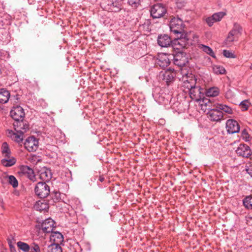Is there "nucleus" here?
Returning a JSON list of instances; mask_svg holds the SVG:
<instances>
[{"instance_id":"45","label":"nucleus","mask_w":252,"mask_h":252,"mask_svg":"<svg viewBox=\"0 0 252 252\" xmlns=\"http://www.w3.org/2000/svg\"><path fill=\"white\" fill-rule=\"evenodd\" d=\"M5 34H7V35H8V33H7V32H5Z\"/></svg>"},{"instance_id":"12","label":"nucleus","mask_w":252,"mask_h":252,"mask_svg":"<svg viewBox=\"0 0 252 252\" xmlns=\"http://www.w3.org/2000/svg\"><path fill=\"white\" fill-rule=\"evenodd\" d=\"M20 172L21 173L26 176L32 181L36 180L35 175L33 170L27 165H21L20 167Z\"/></svg>"},{"instance_id":"35","label":"nucleus","mask_w":252,"mask_h":252,"mask_svg":"<svg viewBox=\"0 0 252 252\" xmlns=\"http://www.w3.org/2000/svg\"><path fill=\"white\" fill-rule=\"evenodd\" d=\"M8 183L14 188L17 187L18 186L17 180L13 175H10L8 176Z\"/></svg>"},{"instance_id":"18","label":"nucleus","mask_w":252,"mask_h":252,"mask_svg":"<svg viewBox=\"0 0 252 252\" xmlns=\"http://www.w3.org/2000/svg\"><path fill=\"white\" fill-rule=\"evenodd\" d=\"M39 178L43 182H49L52 177V173L51 170L47 167L42 168L39 172Z\"/></svg>"},{"instance_id":"38","label":"nucleus","mask_w":252,"mask_h":252,"mask_svg":"<svg viewBox=\"0 0 252 252\" xmlns=\"http://www.w3.org/2000/svg\"><path fill=\"white\" fill-rule=\"evenodd\" d=\"M194 86H195V83L194 81L192 82H190L187 80L184 82V87L188 89V92H189Z\"/></svg>"},{"instance_id":"43","label":"nucleus","mask_w":252,"mask_h":252,"mask_svg":"<svg viewBox=\"0 0 252 252\" xmlns=\"http://www.w3.org/2000/svg\"><path fill=\"white\" fill-rule=\"evenodd\" d=\"M247 173L252 177V164L250 165L246 169Z\"/></svg>"},{"instance_id":"3","label":"nucleus","mask_w":252,"mask_h":252,"mask_svg":"<svg viewBox=\"0 0 252 252\" xmlns=\"http://www.w3.org/2000/svg\"><path fill=\"white\" fill-rule=\"evenodd\" d=\"M242 31L241 26L237 23H235L232 29L229 32L225 39L226 45L230 46L234 41H237L241 35Z\"/></svg>"},{"instance_id":"37","label":"nucleus","mask_w":252,"mask_h":252,"mask_svg":"<svg viewBox=\"0 0 252 252\" xmlns=\"http://www.w3.org/2000/svg\"><path fill=\"white\" fill-rule=\"evenodd\" d=\"M225 13L222 12L214 13L212 16L214 17L215 22L220 21L225 15Z\"/></svg>"},{"instance_id":"36","label":"nucleus","mask_w":252,"mask_h":252,"mask_svg":"<svg viewBox=\"0 0 252 252\" xmlns=\"http://www.w3.org/2000/svg\"><path fill=\"white\" fill-rule=\"evenodd\" d=\"M250 103L248 100H244L240 102V106L242 111H246L248 109Z\"/></svg>"},{"instance_id":"29","label":"nucleus","mask_w":252,"mask_h":252,"mask_svg":"<svg viewBox=\"0 0 252 252\" xmlns=\"http://www.w3.org/2000/svg\"><path fill=\"white\" fill-rule=\"evenodd\" d=\"M217 108H219L220 111H223L229 114H231L233 113L232 109L231 107L223 104H217Z\"/></svg>"},{"instance_id":"8","label":"nucleus","mask_w":252,"mask_h":252,"mask_svg":"<svg viewBox=\"0 0 252 252\" xmlns=\"http://www.w3.org/2000/svg\"><path fill=\"white\" fill-rule=\"evenodd\" d=\"M10 115L14 121L20 120H24L25 117V112L23 108L20 105L13 106L10 112Z\"/></svg>"},{"instance_id":"6","label":"nucleus","mask_w":252,"mask_h":252,"mask_svg":"<svg viewBox=\"0 0 252 252\" xmlns=\"http://www.w3.org/2000/svg\"><path fill=\"white\" fill-rule=\"evenodd\" d=\"M180 50L173 55V62L175 65L182 67L185 66L188 63V58L185 52Z\"/></svg>"},{"instance_id":"23","label":"nucleus","mask_w":252,"mask_h":252,"mask_svg":"<svg viewBox=\"0 0 252 252\" xmlns=\"http://www.w3.org/2000/svg\"><path fill=\"white\" fill-rule=\"evenodd\" d=\"M50 239L53 241L54 244H59L63 241V237L61 233L58 231H52L51 232Z\"/></svg>"},{"instance_id":"1","label":"nucleus","mask_w":252,"mask_h":252,"mask_svg":"<svg viewBox=\"0 0 252 252\" xmlns=\"http://www.w3.org/2000/svg\"><path fill=\"white\" fill-rule=\"evenodd\" d=\"M185 26L183 20L179 17L172 18L169 24L171 32L176 35L175 44H180L182 47H188L191 44V41L184 30Z\"/></svg>"},{"instance_id":"34","label":"nucleus","mask_w":252,"mask_h":252,"mask_svg":"<svg viewBox=\"0 0 252 252\" xmlns=\"http://www.w3.org/2000/svg\"><path fill=\"white\" fill-rule=\"evenodd\" d=\"M128 5L133 8H137L141 5L142 0H126Z\"/></svg>"},{"instance_id":"27","label":"nucleus","mask_w":252,"mask_h":252,"mask_svg":"<svg viewBox=\"0 0 252 252\" xmlns=\"http://www.w3.org/2000/svg\"><path fill=\"white\" fill-rule=\"evenodd\" d=\"M17 246L19 249L22 251L24 252H29L30 248L31 247V244L29 245L26 243L19 241L17 243Z\"/></svg>"},{"instance_id":"47","label":"nucleus","mask_w":252,"mask_h":252,"mask_svg":"<svg viewBox=\"0 0 252 252\" xmlns=\"http://www.w3.org/2000/svg\"><path fill=\"white\" fill-rule=\"evenodd\" d=\"M4 252V251H2V252Z\"/></svg>"},{"instance_id":"10","label":"nucleus","mask_w":252,"mask_h":252,"mask_svg":"<svg viewBox=\"0 0 252 252\" xmlns=\"http://www.w3.org/2000/svg\"><path fill=\"white\" fill-rule=\"evenodd\" d=\"M226 128L229 133L233 134L238 133L240 131V126L236 120L229 119L226 121Z\"/></svg>"},{"instance_id":"2","label":"nucleus","mask_w":252,"mask_h":252,"mask_svg":"<svg viewBox=\"0 0 252 252\" xmlns=\"http://www.w3.org/2000/svg\"><path fill=\"white\" fill-rule=\"evenodd\" d=\"M174 40H172L171 37L166 34H160L158 35L157 42L158 45L161 47H168L171 46L174 49L178 50L186 48L188 47H182L180 44H175Z\"/></svg>"},{"instance_id":"11","label":"nucleus","mask_w":252,"mask_h":252,"mask_svg":"<svg viewBox=\"0 0 252 252\" xmlns=\"http://www.w3.org/2000/svg\"><path fill=\"white\" fill-rule=\"evenodd\" d=\"M207 115L211 121L218 122L221 120L223 117V113L221 111L217 108L211 109L207 112Z\"/></svg>"},{"instance_id":"31","label":"nucleus","mask_w":252,"mask_h":252,"mask_svg":"<svg viewBox=\"0 0 252 252\" xmlns=\"http://www.w3.org/2000/svg\"><path fill=\"white\" fill-rule=\"evenodd\" d=\"M121 4L120 2L117 0H116L113 2L110 5L109 9L112 12H118L121 10Z\"/></svg>"},{"instance_id":"7","label":"nucleus","mask_w":252,"mask_h":252,"mask_svg":"<svg viewBox=\"0 0 252 252\" xmlns=\"http://www.w3.org/2000/svg\"><path fill=\"white\" fill-rule=\"evenodd\" d=\"M189 96L192 100L196 101H201L202 97L204 96V89L199 86H194L189 92Z\"/></svg>"},{"instance_id":"28","label":"nucleus","mask_w":252,"mask_h":252,"mask_svg":"<svg viewBox=\"0 0 252 252\" xmlns=\"http://www.w3.org/2000/svg\"><path fill=\"white\" fill-rule=\"evenodd\" d=\"M1 150V154L3 157H7L11 155V151L7 142H4L2 143Z\"/></svg>"},{"instance_id":"15","label":"nucleus","mask_w":252,"mask_h":252,"mask_svg":"<svg viewBox=\"0 0 252 252\" xmlns=\"http://www.w3.org/2000/svg\"><path fill=\"white\" fill-rule=\"evenodd\" d=\"M14 130L16 132H26L29 129V126L24 120L14 121L13 124Z\"/></svg>"},{"instance_id":"44","label":"nucleus","mask_w":252,"mask_h":252,"mask_svg":"<svg viewBox=\"0 0 252 252\" xmlns=\"http://www.w3.org/2000/svg\"><path fill=\"white\" fill-rule=\"evenodd\" d=\"M105 180V178L103 175H100L98 178V180L100 182H103Z\"/></svg>"},{"instance_id":"14","label":"nucleus","mask_w":252,"mask_h":252,"mask_svg":"<svg viewBox=\"0 0 252 252\" xmlns=\"http://www.w3.org/2000/svg\"><path fill=\"white\" fill-rule=\"evenodd\" d=\"M6 135L9 138H11L12 140L20 144L23 140V135L24 132H14L12 130L7 129L6 130Z\"/></svg>"},{"instance_id":"22","label":"nucleus","mask_w":252,"mask_h":252,"mask_svg":"<svg viewBox=\"0 0 252 252\" xmlns=\"http://www.w3.org/2000/svg\"><path fill=\"white\" fill-rule=\"evenodd\" d=\"M4 157V158L1 160V163L3 166L10 167L16 163V158L13 157H11V155Z\"/></svg>"},{"instance_id":"40","label":"nucleus","mask_w":252,"mask_h":252,"mask_svg":"<svg viewBox=\"0 0 252 252\" xmlns=\"http://www.w3.org/2000/svg\"><path fill=\"white\" fill-rule=\"evenodd\" d=\"M205 21L208 26L211 27L213 26V24L216 22L214 17H213V16L208 17L205 19Z\"/></svg>"},{"instance_id":"41","label":"nucleus","mask_w":252,"mask_h":252,"mask_svg":"<svg viewBox=\"0 0 252 252\" xmlns=\"http://www.w3.org/2000/svg\"><path fill=\"white\" fill-rule=\"evenodd\" d=\"M7 242L9 247V249L11 252H17L16 250L15 249V247L13 246L12 244V240H11L10 238H8L7 239Z\"/></svg>"},{"instance_id":"42","label":"nucleus","mask_w":252,"mask_h":252,"mask_svg":"<svg viewBox=\"0 0 252 252\" xmlns=\"http://www.w3.org/2000/svg\"><path fill=\"white\" fill-rule=\"evenodd\" d=\"M242 136L243 137V139H245L246 141L248 140L247 139L249 137V134L247 131L246 129H244V130H242Z\"/></svg>"},{"instance_id":"13","label":"nucleus","mask_w":252,"mask_h":252,"mask_svg":"<svg viewBox=\"0 0 252 252\" xmlns=\"http://www.w3.org/2000/svg\"><path fill=\"white\" fill-rule=\"evenodd\" d=\"M236 152L238 156L245 158H249L252 155L250 148L245 144H240Z\"/></svg>"},{"instance_id":"24","label":"nucleus","mask_w":252,"mask_h":252,"mask_svg":"<svg viewBox=\"0 0 252 252\" xmlns=\"http://www.w3.org/2000/svg\"><path fill=\"white\" fill-rule=\"evenodd\" d=\"M10 93L5 89H0V103L4 104L6 103L10 97Z\"/></svg>"},{"instance_id":"46","label":"nucleus","mask_w":252,"mask_h":252,"mask_svg":"<svg viewBox=\"0 0 252 252\" xmlns=\"http://www.w3.org/2000/svg\"><path fill=\"white\" fill-rule=\"evenodd\" d=\"M4 39L3 38H2V39H0V40H3Z\"/></svg>"},{"instance_id":"16","label":"nucleus","mask_w":252,"mask_h":252,"mask_svg":"<svg viewBox=\"0 0 252 252\" xmlns=\"http://www.w3.org/2000/svg\"><path fill=\"white\" fill-rule=\"evenodd\" d=\"M54 221L51 219H46L41 223V228L44 233H51L53 231V229L55 227L54 226Z\"/></svg>"},{"instance_id":"32","label":"nucleus","mask_w":252,"mask_h":252,"mask_svg":"<svg viewBox=\"0 0 252 252\" xmlns=\"http://www.w3.org/2000/svg\"><path fill=\"white\" fill-rule=\"evenodd\" d=\"M244 206L248 209H252V195L246 196L243 200Z\"/></svg>"},{"instance_id":"26","label":"nucleus","mask_w":252,"mask_h":252,"mask_svg":"<svg viewBox=\"0 0 252 252\" xmlns=\"http://www.w3.org/2000/svg\"><path fill=\"white\" fill-rule=\"evenodd\" d=\"M199 48L201 49L203 52L208 54L213 58H216V55L213 52V50L209 47L204 44H200Z\"/></svg>"},{"instance_id":"4","label":"nucleus","mask_w":252,"mask_h":252,"mask_svg":"<svg viewBox=\"0 0 252 252\" xmlns=\"http://www.w3.org/2000/svg\"><path fill=\"white\" fill-rule=\"evenodd\" d=\"M35 194L40 198L47 197L50 193V187L45 183L39 182L34 188Z\"/></svg>"},{"instance_id":"5","label":"nucleus","mask_w":252,"mask_h":252,"mask_svg":"<svg viewBox=\"0 0 252 252\" xmlns=\"http://www.w3.org/2000/svg\"><path fill=\"white\" fill-rule=\"evenodd\" d=\"M166 12V8L161 3L154 4L150 9V14L153 19L162 17Z\"/></svg>"},{"instance_id":"33","label":"nucleus","mask_w":252,"mask_h":252,"mask_svg":"<svg viewBox=\"0 0 252 252\" xmlns=\"http://www.w3.org/2000/svg\"><path fill=\"white\" fill-rule=\"evenodd\" d=\"M213 72L217 74H223L225 73V68L220 65H215L213 66Z\"/></svg>"},{"instance_id":"17","label":"nucleus","mask_w":252,"mask_h":252,"mask_svg":"<svg viewBox=\"0 0 252 252\" xmlns=\"http://www.w3.org/2000/svg\"><path fill=\"white\" fill-rule=\"evenodd\" d=\"M175 73L170 70H166L162 75V79L167 86L171 85L175 80Z\"/></svg>"},{"instance_id":"20","label":"nucleus","mask_w":252,"mask_h":252,"mask_svg":"<svg viewBox=\"0 0 252 252\" xmlns=\"http://www.w3.org/2000/svg\"><path fill=\"white\" fill-rule=\"evenodd\" d=\"M213 98H208L204 97V96L202 97L201 101V105L202 107L205 106V109L209 111L211 109L216 108V104L214 103Z\"/></svg>"},{"instance_id":"9","label":"nucleus","mask_w":252,"mask_h":252,"mask_svg":"<svg viewBox=\"0 0 252 252\" xmlns=\"http://www.w3.org/2000/svg\"><path fill=\"white\" fill-rule=\"evenodd\" d=\"M38 146V140L34 136L28 137L25 142L24 147L29 152L35 151Z\"/></svg>"},{"instance_id":"19","label":"nucleus","mask_w":252,"mask_h":252,"mask_svg":"<svg viewBox=\"0 0 252 252\" xmlns=\"http://www.w3.org/2000/svg\"><path fill=\"white\" fill-rule=\"evenodd\" d=\"M157 63L162 68H165L168 66L170 63V61L168 58V55L162 54L159 55L157 59Z\"/></svg>"},{"instance_id":"25","label":"nucleus","mask_w":252,"mask_h":252,"mask_svg":"<svg viewBox=\"0 0 252 252\" xmlns=\"http://www.w3.org/2000/svg\"><path fill=\"white\" fill-rule=\"evenodd\" d=\"M219 93V89L217 87L210 88L205 92L206 96L212 97L218 96Z\"/></svg>"},{"instance_id":"30","label":"nucleus","mask_w":252,"mask_h":252,"mask_svg":"<svg viewBox=\"0 0 252 252\" xmlns=\"http://www.w3.org/2000/svg\"><path fill=\"white\" fill-rule=\"evenodd\" d=\"M47 252H62V249L59 244H53L48 247Z\"/></svg>"},{"instance_id":"21","label":"nucleus","mask_w":252,"mask_h":252,"mask_svg":"<svg viewBox=\"0 0 252 252\" xmlns=\"http://www.w3.org/2000/svg\"><path fill=\"white\" fill-rule=\"evenodd\" d=\"M34 209L39 212L47 211L49 209V204L45 200H39L36 202L34 205Z\"/></svg>"},{"instance_id":"39","label":"nucleus","mask_w":252,"mask_h":252,"mask_svg":"<svg viewBox=\"0 0 252 252\" xmlns=\"http://www.w3.org/2000/svg\"><path fill=\"white\" fill-rule=\"evenodd\" d=\"M223 55L224 57L228 58H234L235 56L233 53L229 51L224 50L223 51Z\"/></svg>"}]
</instances>
